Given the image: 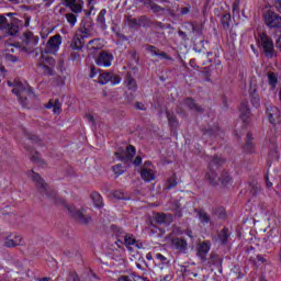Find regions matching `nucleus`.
Listing matches in <instances>:
<instances>
[{"label": "nucleus", "instance_id": "6ab92c4d", "mask_svg": "<svg viewBox=\"0 0 281 281\" xmlns=\"http://www.w3.org/2000/svg\"><path fill=\"white\" fill-rule=\"evenodd\" d=\"M155 218H156V223H159V225H164V223L166 225H170V223H172V221H175V217L170 213H168V214L157 213Z\"/></svg>", "mask_w": 281, "mask_h": 281}, {"label": "nucleus", "instance_id": "4c0bfd02", "mask_svg": "<svg viewBox=\"0 0 281 281\" xmlns=\"http://www.w3.org/2000/svg\"><path fill=\"white\" fill-rule=\"evenodd\" d=\"M209 262L210 265H222L223 259L218 255L212 252L209 258Z\"/></svg>", "mask_w": 281, "mask_h": 281}, {"label": "nucleus", "instance_id": "f257e3e1", "mask_svg": "<svg viewBox=\"0 0 281 281\" xmlns=\"http://www.w3.org/2000/svg\"><path fill=\"white\" fill-rule=\"evenodd\" d=\"M31 172L32 181L35 183V187L37 188L43 199H46V201H48V203H50L52 205H64V207L68 210L70 216H72V218H75L77 223H80L81 225H89V223H91V216L85 215V213L76 209V206L67 204V202L63 198H58V193H56V191L49 189V186L46 183L45 180H43V178H41L38 173L34 171Z\"/></svg>", "mask_w": 281, "mask_h": 281}, {"label": "nucleus", "instance_id": "4468645a", "mask_svg": "<svg viewBox=\"0 0 281 281\" xmlns=\"http://www.w3.org/2000/svg\"><path fill=\"white\" fill-rule=\"evenodd\" d=\"M239 113L243 122H249V117H251V110H249V102L243 101L239 108Z\"/></svg>", "mask_w": 281, "mask_h": 281}, {"label": "nucleus", "instance_id": "72a5a7b5", "mask_svg": "<svg viewBox=\"0 0 281 281\" xmlns=\"http://www.w3.org/2000/svg\"><path fill=\"white\" fill-rule=\"evenodd\" d=\"M43 61L38 63V65H47L48 67H56V59H54V57L50 56H42Z\"/></svg>", "mask_w": 281, "mask_h": 281}, {"label": "nucleus", "instance_id": "f704fd0d", "mask_svg": "<svg viewBox=\"0 0 281 281\" xmlns=\"http://www.w3.org/2000/svg\"><path fill=\"white\" fill-rule=\"evenodd\" d=\"M218 181L222 183V186H227V183L232 181V177L229 176V172L222 171L221 176L218 177Z\"/></svg>", "mask_w": 281, "mask_h": 281}, {"label": "nucleus", "instance_id": "6e6d98bb", "mask_svg": "<svg viewBox=\"0 0 281 281\" xmlns=\"http://www.w3.org/2000/svg\"><path fill=\"white\" fill-rule=\"evenodd\" d=\"M16 32H19V29H16L15 26L8 30V34L10 36H14Z\"/></svg>", "mask_w": 281, "mask_h": 281}, {"label": "nucleus", "instance_id": "58836bf2", "mask_svg": "<svg viewBox=\"0 0 281 281\" xmlns=\"http://www.w3.org/2000/svg\"><path fill=\"white\" fill-rule=\"evenodd\" d=\"M5 247H19V245H23V243H19V240H13L12 237H7Z\"/></svg>", "mask_w": 281, "mask_h": 281}, {"label": "nucleus", "instance_id": "dca6fc26", "mask_svg": "<svg viewBox=\"0 0 281 281\" xmlns=\"http://www.w3.org/2000/svg\"><path fill=\"white\" fill-rule=\"evenodd\" d=\"M171 245H173L178 251H181V254H186V251H188V241L184 238H173L171 240Z\"/></svg>", "mask_w": 281, "mask_h": 281}, {"label": "nucleus", "instance_id": "20e7f679", "mask_svg": "<svg viewBox=\"0 0 281 281\" xmlns=\"http://www.w3.org/2000/svg\"><path fill=\"white\" fill-rule=\"evenodd\" d=\"M40 37L31 31H26L22 36V48L24 52H34V47L38 45Z\"/></svg>", "mask_w": 281, "mask_h": 281}, {"label": "nucleus", "instance_id": "6e6552de", "mask_svg": "<svg viewBox=\"0 0 281 281\" xmlns=\"http://www.w3.org/2000/svg\"><path fill=\"white\" fill-rule=\"evenodd\" d=\"M259 38L266 56H268V58H273V54L276 50L273 49V41H271V37H269L265 33H261L259 35Z\"/></svg>", "mask_w": 281, "mask_h": 281}, {"label": "nucleus", "instance_id": "1a4fd4ad", "mask_svg": "<svg viewBox=\"0 0 281 281\" xmlns=\"http://www.w3.org/2000/svg\"><path fill=\"white\" fill-rule=\"evenodd\" d=\"M108 82H111L112 85H120L122 82V77L114 72H102L99 75L100 85H108Z\"/></svg>", "mask_w": 281, "mask_h": 281}, {"label": "nucleus", "instance_id": "f8f14e48", "mask_svg": "<svg viewBox=\"0 0 281 281\" xmlns=\"http://www.w3.org/2000/svg\"><path fill=\"white\" fill-rule=\"evenodd\" d=\"M98 67H111L113 63V54L109 52H101L95 60Z\"/></svg>", "mask_w": 281, "mask_h": 281}, {"label": "nucleus", "instance_id": "4be33fe9", "mask_svg": "<svg viewBox=\"0 0 281 281\" xmlns=\"http://www.w3.org/2000/svg\"><path fill=\"white\" fill-rule=\"evenodd\" d=\"M70 47L71 49L80 52V49L85 47V38L77 33L71 41Z\"/></svg>", "mask_w": 281, "mask_h": 281}, {"label": "nucleus", "instance_id": "9d476101", "mask_svg": "<svg viewBox=\"0 0 281 281\" xmlns=\"http://www.w3.org/2000/svg\"><path fill=\"white\" fill-rule=\"evenodd\" d=\"M266 113H267L270 124H280V122H281L280 109H278V106L268 104L266 106Z\"/></svg>", "mask_w": 281, "mask_h": 281}, {"label": "nucleus", "instance_id": "ea45409f", "mask_svg": "<svg viewBox=\"0 0 281 281\" xmlns=\"http://www.w3.org/2000/svg\"><path fill=\"white\" fill-rule=\"evenodd\" d=\"M114 199L123 200V201H128V198L125 193H123L122 190H116L113 192Z\"/></svg>", "mask_w": 281, "mask_h": 281}, {"label": "nucleus", "instance_id": "a211bd4d", "mask_svg": "<svg viewBox=\"0 0 281 281\" xmlns=\"http://www.w3.org/2000/svg\"><path fill=\"white\" fill-rule=\"evenodd\" d=\"M183 102L189 111H195V113H204L205 112V110L201 105H198L196 101H194V99H192V98H187V99H184Z\"/></svg>", "mask_w": 281, "mask_h": 281}, {"label": "nucleus", "instance_id": "a19ab883", "mask_svg": "<svg viewBox=\"0 0 281 281\" xmlns=\"http://www.w3.org/2000/svg\"><path fill=\"white\" fill-rule=\"evenodd\" d=\"M173 214L178 218H181L183 216V212H181V204H179V202H176L173 204Z\"/></svg>", "mask_w": 281, "mask_h": 281}, {"label": "nucleus", "instance_id": "c756f323", "mask_svg": "<svg viewBox=\"0 0 281 281\" xmlns=\"http://www.w3.org/2000/svg\"><path fill=\"white\" fill-rule=\"evenodd\" d=\"M245 151L254 153V136L251 133H248L246 136Z\"/></svg>", "mask_w": 281, "mask_h": 281}, {"label": "nucleus", "instance_id": "9b49d317", "mask_svg": "<svg viewBox=\"0 0 281 281\" xmlns=\"http://www.w3.org/2000/svg\"><path fill=\"white\" fill-rule=\"evenodd\" d=\"M211 247H212V244L210 243V240H204V241H201L200 244H198L196 255L199 258H201V260L203 262H205V260H207V254H210Z\"/></svg>", "mask_w": 281, "mask_h": 281}, {"label": "nucleus", "instance_id": "4d7b16f0", "mask_svg": "<svg viewBox=\"0 0 281 281\" xmlns=\"http://www.w3.org/2000/svg\"><path fill=\"white\" fill-rule=\"evenodd\" d=\"M137 20H138V25H144V23H146V21H148V18H146V15H142Z\"/></svg>", "mask_w": 281, "mask_h": 281}, {"label": "nucleus", "instance_id": "2f4dec72", "mask_svg": "<svg viewBox=\"0 0 281 281\" xmlns=\"http://www.w3.org/2000/svg\"><path fill=\"white\" fill-rule=\"evenodd\" d=\"M190 26L193 34H196L198 36H201V34H203V24L199 22H190Z\"/></svg>", "mask_w": 281, "mask_h": 281}, {"label": "nucleus", "instance_id": "774afa93", "mask_svg": "<svg viewBox=\"0 0 281 281\" xmlns=\"http://www.w3.org/2000/svg\"><path fill=\"white\" fill-rule=\"evenodd\" d=\"M276 45H277L278 49H280V52H281V37H279L277 40Z\"/></svg>", "mask_w": 281, "mask_h": 281}, {"label": "nucleus", "instance_id": "37998d69", "mask_svg": "<svg viewBox=\"0 0 281 281\" xmlns=\"http://www.w3.org/2000/svg\"><path fill=\"white\" fill-rule=\"evenodd\" d=\"M269 157L272 159V161H278L280 159V154L278 153V148L273 146V150L269 151Z\"/></svg>", "mask_w": 281, "mask_h": 281}, {"label": "nucleus", "instance_id": "864d4df0", "mask_svg": "<svg viewBox=\"0 0 281 281\" xmlns=\"http://www.w3.org/2000/svg\"><path fill=\"white\" fill-rule=\"evenodd\" d=\"M184 14H190V5L180 9V16H184Z\"/></svg>", "mask_w": 281, "mask_h": 281}, {"label": "nucleus", "instance_id": "b1692460", "mask_svg": "<svg viewBox=\"0 0 281 281\" xmlns=\"http://www.w3.org/2000/svg\"><path fill=\"white\" fill-rule=\"evenodd\" d=\"M232 233H229V228L224 227L218 234H217V240L221 243V245H227L229 243V236Z\"/></svg>", "mask_w": 281, "mask_h": 281}, {"label": "nucleus", "instance_id": "e2e57ef3", "mask_svg": "<svg viewBox=\"0 0 281 281\" xmlns=\"http://www.w3.org/2000/svg\"><path fill=\"white\" fill-rule=\"evenodd\" d=\"M172 278H175V274H172V272H170L169 274L164 277V281H172Z\"/></svg>", "mask_w": 281, "mask_h": 281}, {"label": "nucleus", "instance_id": "7c9ffc66", "mask_svg": "<svg viewBox=\"0 0 281 281\" xmlns=\"http://www.w3.org/2000/svg\"><path fill=\"white\" fill-rule=\"evenodd\" d=\"M268 85H270L271 89L278 87V74L273 71L268 72Z\"/></svg>", "mask_w": 281, "mask_h": 281}, {"label": "nucleus", "instance_id": "a18cd8bd", "mask_svg": "<svg viewBox=\"0 0 281 281\" xmlns=\"http://www.w3.org/2000/svg\"><path fill=\"white\" fill-rule=\"evenodd\" d=\"M38 67H43L45 74H48V76H54V67L47 66V64H37Z\"/></svg>", "mask_w": 281, "mask_h": 281}, {"label": "nucleus", "instance_id": "de8ad7c7", "mask_svg": "<svg viewBox=\"0 0 281 281\" xmlns=\"http://www.w3.org/2000/svg\"><path fill=\"white\" fill-rule=\"evenodd\" d=\"M66 19L70 23V25H76V21H78L74 13H67Z\"/></svg>", "mask_w": 281, "mask_h": 281}, {"label": "nucleus", "instance_id": "c85d7f7f", "mask_svg": "<svg viewBox=\"0 0 281 281\" xmlns=\"http://www.w3.org/2000/svg\"><path fill=\"white\" fill-rule=\"evenodd\" d=\"M91 199L95 205V207H104V200L102 199V195L98 192L91 193Z\"/></svg>", "mask_w": 281, "mask_h": 281}, {"label": "nucleus", "instance_id": "bf43d9fd", "mask_svg": "<svg viewBox=\"0 0 281 281\" xmlns=\"http://www.w3.org/2000/svg\"><path fill=\"white\" fill-rule=\"evenodd\" d=\"M266 187L267 188H273V182L269 180V173L266 176Z\"/></svg>", "mask_w": 281, "mask_h": 281}, {"label": "nucleus", "instance_id": "603ef678", "mask_svg": "<svg viewBox=\"0 0 281 281\" xmlns=\"http://www.w3.org/2000/svg\"><path fill=\"white\" fill-rule=\"evenodd\" d=\"M8 25V19L3 15H0V30H2V27H5Z\"/></svg>", "mask_w": 281, "mask_h": 281}, {"label": "nucleus", "instance_id": "5fc2aeb1", "mask_svg": "<svg viewBox=\"0 0 281 281\" xmlns=\"http://www.w3.org/2000/svg\"><path fill=\"white\" fill-rule=\"evenodd\" d=\"M274 8L281 14V0H274Z\"/></svg>", "mask_w": 281, "mask_h": 281}, {"label": "nucleus", "instance_id": "aec40b11", "mask_svg": "<svg viewBox=\"0 0 281 281\" xmlns=\"http://www.w3.org/2000/svg\"><path fill=\"white\" fill-rule=\"evenodd\" d=\"M147 52H150L153 56H159L160 58H164L165 60H173L172 57L168 56L166 52H161L159 48H157L154 45H147L146 47Z\"/></svg>", "mask_w": 281, "mask_h": 281}, {"label": "nucleus", "instance_id": "ddd939ff", "mask_svg": "<svg viewBox=\"0 0 281 281\" xmlns=\"http://www.w3.org/2000/svg\"><path fill=\"white\" fill-rule=\"evenodd\" d=\"M120 238H123V244L125 245L126 249H128V251H133V247L142 249V244H139L137 239H135V236L132 234H125L120 236Z\"/></svg>", "mask_w": 281, "mask_h": 281}, {"label": "nucleus", "instance_id": "423d86ee", "mask_svg": "<svg viewBox=\"0 0 281 281\" xmlns=\"http://www.w3.org/2000/svg\"><path fill=\"white\" fill-rule=\"evenodd\" d=\"M263 21L268 27L281 30V15L272 10L266 11Z\"/></svg>", "mask_w": 281, "mask_h": 281}, {"label": "nucleus", "instance_id": "09e8293b", "mask_svg": "<svg viewBox=\"0 0 281 281\" xmlns=\"http://www.w3.org/2000/svg\"><path fill=\"white\" fill-rule=\"evenodd\" d=\"M113 172L116 173L117 176L124 175V167L122 165H115L113 167Z\"/></svg>", "mask_w": 281, "mask_h": 281}, {"label": "nucleus", "instance_id": "7ed1b4c3", "mask_svg": "<svg viewBox=\"0 0 281 281\" xmlns=\"http://www.w3.org/2000/svg\"><path fill=\"white\" fill-rule=\"evenodd\" d=\"M81 38H92V36H98V31L93 24V21L86 20L81 22L78 33Z\"/></svg>", "mask_w": 281, "mask_h": 281}, {"label": "nucleus", "instance_id": "cd10ccee", "mask_svg": "<svg viewBox=\"0 0 281 281\" xmlns=\"http://www.w3.org/2000/svg\"><path fill=\"white\" fill-rule=\"evenodd\" d=\"M106 9H102L97 18V23L101 30H106Z\"/></svg>", "mask_w": 281, "mask_h": 281}, {"label": "nucleus", "instance_id": "a878e982", "mask_svg": "<svg viewBox=\"0 0 281 281\" xmlns=\"http://www.w3.org/2000/svg\"><path fill=\"white\" fill-rule=\"evenodd\" d=\"M87 47L90 52H95L98 49H102L104 47V44H102L101 38H94L88 43Z\"/></svg>", "mask_w": 281, "mask_h": 281}, {"label": "nucleus", "instance_id": "412c9836", "mask_svg": "<svg viewBox=\"0 0 281 281\" xmlns=\"http://www.w3.org/2000/svg\"><path fill=\"white\" fill-rule=\"evenodd\" d=\"M46 109H53V113L60 114L63 111V103L58 99H50L46 105Z\"/></svg>", "mask_w": 281, "mask_h": 281}, {"label": "nucleus", "instance_id": "052dcab7", "mask_svg": "<svg viewBox=\"0 0 281 281\" xmlns=\"http://www.w3.org/2000/svg\"><path fill=\"white\" fill-rule=\"evenodd\" d=\"M130 56L133 58V60H136L137 59V50L135 49H132L128 52Z\"/></svg>", "mask_w": 281, "mask_h": 281}, {"label": "nucleus", "instance_id": "bb28decb", "mask_svg": "<svg viewBox=\"0 0 281 281\" xmlns=\"http://www.w3.org/2000/svg\"><path fill=\"white\" fill-rule=\"evenodd\" d=\"M125 86L130 91H137V81L131 74H127L125 77Z\"/></svg>", "mask_w": 281, "mask_h": 281}, {"label": "nucleus", "instance_id": "f3484780", "mask_svg": "<svg viewBox=\"0 0 281 281\" xmlns=\"http://www.w3.org/2000/svg\"><path fill=\"white\" fill-rule=\"evenodd\" d=\"M135 153H136L135 146L128 145L126 147L125 153L119 156V159L125 162L133 161V157H135Z\"/></svg>", "mask_w": 281, "mask_h": 281}, {"label": "nucleus", "instance_id": "f03ea898", "mask_svg": "<svg viewBox=\"0 0 281 281\" xmlns=\"http://www.w3.org/2000/svg\"><path fill=\"white\" fill-rule=\"evenodd\" d=\"M225 164V159L214 156L209 165V170L205 175V178L210 182V186H218V173L216 172V169L218 166H223ZM216 168V169H215Z\"/></svg>", "mask_w": 281, "mask_h": 281}, {"label": "nucleus", "instance_id": "473e14b6", "mask_svg": "<svg viewBox=\"0 0 281 281\" xmlns=\"http://www.w3.org/2000/svg\"><path fill=\"white\" fill-rule=\"evenodd\" d=\"M167 119L171 128H177V126H179V120H177L175 113L167 112Z\"/></svg>", "mask_w": 281, "mask_h": 281}, {"label": "nucleus", "instance_id": "49530a36", "mask_svg": "<svg viewBox=\"0 0 281 281\" xmlns=\"http://www.w3.org/2000/svg\"><path fill=\"white\" fill-rule=\"evenodd\" d=\"M31 159L35 164H40V166H45V160H43V158H41V155L38 153H35V155H33Z\"/></svg>", "mask_w": 281, "mask_h": 281}, {"label": "nucleus", "instance_id": "c03bdc74", "mask_svg": "<svg viewBox=\"0 0 281 281\" xmlns=\"http://www.w3.org/2000/svg\"><path fill=\"white\" fill-rule=\"evenodd\" d=\"M156 260L157 262H159V265H170V261L168 260V258H166L161 254H156Z\"/></svg>", "mask_w": 281, "mask_h": 281}, {"label": "nucleus", "instance_id": "c9c22d12", "mask_svg": "<svg viewBox=\"0 0 281 281\" xmlns=\"http://www.w3.org/2000/svg\"><path fill=\"white\" fill-rule=\"evenodd\" d=\"M229 21H232V15L229 13L222 16L221 23L224 30H229Z\"/></svg>", "mask_w": 281, "mask_h": 281}, {"label": "nucleus", "instance_id": "2eb2a0df", "mask_svg": "<svg viewBox=\"0 0 281 281\" xmlns=\"http://www.w3.org/2000/svg\"><path fill=\"white\" fill-rule=\"evenodd\" d=\"M65 5L75 14H80V12H82V2L78 0H65Z\"/></svg>", "mask_w": 281, "mask_h": 281}, {"label": "nucleus", "instance_id": "393cba45", "mask_svg": "<svg viewBox=\"0 0 281 281\" xmlns=\"http://www.w3.org/2000/svg\"><path fill=\"white\" fill-rule=\"evenodd\" d=\"M140 177L143 181H155V171H153V169L143 167L140 170Z\"/></svg>", "mask_w": 281, "mask_h": 281}, {"label": "nucleus", "instance_id": "680f3d73", "mask_svg": "<svg viewBox=\"0 0 281 281\" xmlns=\"http://www.w3.org/2000/svg\"><path fill=\"white\" fill-rule=\"evenodd\" d=\"M70 58H71L72 60H78V58H80V55H79L77 52H72V53L70 54Z\"/></svg>", "mask_w": 281, "mask_h": 281}, {"label": "nucleus", "instance_id": "13d9d810", "mask_svg": "<svg viewBox=\"0 0 281 281\" xmlns=\"http://www.w3.org/2000/svg\"><path fill=\"white\" fill-rule=\"evenodd\" d=\"M134 166H142V156H137L135 159H134Z\"/></svg>", "mask_w": 281, "mask_h": 281}, {"label": "nucleus", "instance_id": "e433bc0d", "mask_svg": "<svg viewBox=\"0 0 281 281\" xmlns=\"http://www.w3.org/2000/svg\"><path fill=\"white\" fill-rule=\"evenodd\" d=\"M172 188H177V176L172 175L168 180L165 187L166 190H172Z\"/></svg>", "mask_w": 281, "mask_h": 281}, {"label": "nucleus", "instance_id": "0e129e2a", "mask_svg": "<svg viewBox=\"0 0 281 281\" xmlns=\"http://www.w3.org/2000/svg\"><path fill=\"white\" fill-rule=\"evenodd\" d=\"M117 281H132L128 276H121Z\"/></svg>", "mask_w": 281, "mask_h": 281}, {"label": "nucleus", "instance_id": "0eeeda50", "mask_svg": "<svg viewBox=\"0 0 281 281\" xmlns=\"http://www.w3.org/2000/svg\"><path fill=\"white\" fill-rule=\"evenodd\" d=\"M60 45H63V36H60V34L49 37L48 42L46 43V54H58Z\"/></svg>", "mask_w": 281, "mask_h": 281}, {"label": "nucleus", "instance_id": "39448f33", "mask_svg": "<svg viewBox=\"0 0 281 281\" xmlns=\"http://www.w3.org/2000/svg\"><path fill=\"white\" fill-rule=\"evenodd\" d=\"M12 93L18 95L19 100L23 102V100H27V95H32V88L27 85H23V82L19 80H14Z\"/></svg>", "mask_w": 281, "mask_h": 281}, {"label": "nucleus", "instance_id": "5701e85b", "mask_svg": "<svg viewBox=\"0 0 281 281\" xmlns=\"http://www.w3.org/2000/svg\"><path fill=\"white\" fill-rule=\"evenodd\" d=\"M194 213L196 214L199 221L203 225H207V223H210V221H212V218L210 217V214H207V212H205V210H203V209H195Z\"/></svg>", "mask_w": 281, "mask_h": 281}, {"label": "nucleus", "instance_id": "338daca9", "mask_svg": "<svg viewBox=\"0 0 281 281\" xmlns=\"http://www.w3.org/2000/svg\"><path fill=\"white\" fill-rule=\"evenodd\" d=\"M130 23H132V25H139V20L137 19H131Z\"/></svg>", "mask_w": 281, "mask_h": 281}, {"label": "nucleus", "instance_id": "69168bd1", "mask_svg": "<svg viewBox=\"0 0 281 281\" xmlns=\"http://www.w3.org/2000/svg\"><path fill=\"white\" fill-rule=\"evenodd\" d=\"M238 5H239V2H234V4H233V12H237V14H238Z\"/></svg>", "mask_w": 281, "mask_h": 281}, {"label": "nucleus", "instance_id": "8fccbe9b", "mask_svg": "<svg viewBox=\"0 0 281 281\" xmlns=\"http://www.w3.org/2000/svg\"><path fill=\"white\" fill-rule=\"evenodd\" d=\"M26 137L31 142H33V144H38V142H41V138H38V136H36L34 134L26 133Z\"/></svg>", "mask_w": 281, "mask_h": 281}, {"label": "nucleus", "instance_id": "3c124183", "mask_svg": "<svg viewBox=\"0 0 281 281\" xmlns=\"http://www.w3.org/2000/svg\"><path fill=\"white\" fill-rule=\"evenodd\" d=\"M68 281H80V277H78V273L76 271H70Z\"/></svg>", "mask_w": 281, "mask_h": 281}, {"label": "nucleus", "instance_id": "79ce46f5", "mask_svg": "<svg viewBox=\"0 0 281 281\" xmlns=\"http://www.w3.org/2000/svg\"><path fill=\"white\" fill-rule=\"evenodd\" d=\"M149 8H150L151 12H155L156 14H158L159 12H165V10H166L155 2H151L149 4Z\"/></svg>", "mask_w": 281, "mask_h": 281}]
</instances>
